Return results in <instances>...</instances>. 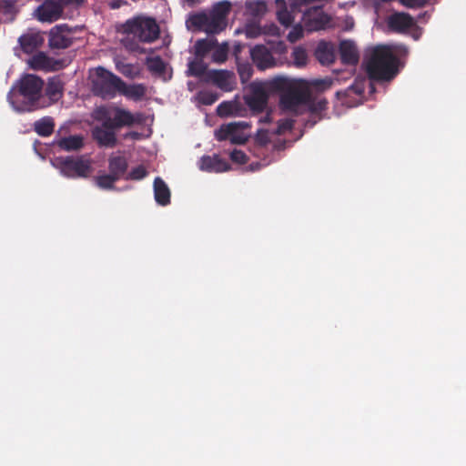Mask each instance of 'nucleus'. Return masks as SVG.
<instances>
[{"label":"nucleus","instance_id":"nucleus-3","mask_svg":"<svg viewBox=\"0 0 466 466\" xmlns=\"http://www.w3.org/2000/svg\"><path fill=\"white\" fill-rule=\"evenodd\" d=\"M399 60L387 46L373 47L366 60V70L370 79L390 81L398 74Z\"/></svg>","mask_w":466,"mask_h":466},{"label":"nucleus","instance_id":"nucleus-8","mask_svg":"<svg viewBox=\"0 0 466 466\" xmlns=\"http://www.w3.org/2000/svg\"><path fill=\"white\" fill-rule=\"evenodd\" d=\"M121 86H124V81L116 75L101 66L96 69V75L92 80V90L96 96L113 98L119 93Z\"/></svg>","mask_w":466,"mask_h":466},{"label":"nucleus","instance_id":"nucleus-11","mask_svg":"<svg viewBox=\"0 0 466 466\" xmlns=\"http://www.w3.org/2000/svg\"><path fill=\"white\" fill-rule=\"evenodd\" d=\"M387 26L390 31L403 34L416 25L415 19L408 13L394 12L387 18Z\"/></svg>","mask_w":466,"mask_h":466},{"label":"nucleus","instance_id":"nucleus-56","mask_svg":"<svg viewBox=\"0 0 466 466\" xmlns=\"http://www.w3.org/2000/svg\"><path fill=\"white\" fill-rule=\"evenodd\" d=\"M340 94H341V92H340V91H338L336 95H337L338 96H340Z\"/></svg>","mask_w":466,"mask_h":466},{"label":"nucleus","instance_id":"nucleus-38","mask_svg":"<svg viewBox=\"0 0 466 466\" xmlns=\"http://www.w3.org/2000/svg\"><path fill=\"white\" fill-rule=\"evenodd\" d=\"M198 101L205 106H210L218 99V95L216 92L205 90L198 94Z\"/></svg>","mask_w":466,"mask_h":466},{"label":"nucleus","instance_id":"nucleus-43","mask_svg":"<svg viewBox=\"0 0 466 466\" xmlns=\"http://www.w3.org/2000/svg\"><path fill=\"white\" fill-rule=\"evenodd\" d=\"M294 120L291 119H281L278 122V134H282L286 131H289L293 128Z\"/></svg>","mask_w":466,"mask_h":466},{"label":"nucleus","instance_id":"nucleus-18","mask_svg":"<svg viewBox=\"0 0 466 466\" xmlns=\"http://www.w3.org/2000/svg\"><path fill=\"white\" fill-rule=\"evenodd\" d=\"M339 55L343 64L356 65L359 62V52L355 43L351 40L340 42Z\"/></svg>","mask_w":466,"mask_h":466},{"label":"nucleus","instance_id":"nucleus-50","mask_svg":"<svg viewBox=\"0 0 466 466\" xmlns=\"http://www.w3.org/2000/svg\"><path fill=\"white\" fill-rule=\"evenodd\" d=\"M295 5H307L311 2V0H291Z\"/></svg>","mask_w":466,"mask_h":466},{"label":"nucleus","instance_id":"nucleus-6","mask_svg":"<svg viewBox=\"0 0 466 466\" xmlns=\"http://www.w3.org/2000/svg\"><path fill=\"white\" fill-rule=\"evenodd\" d=\"M52 166L67 178H87L92 171V160L86 155L58 156L51 159Z\"/></svg>","mask_w":466,"mask_h":466},{"label":"nucleus","instance_id":"nucleus-44","mask_svg":"<svg viewBox=\"0 0 466 466\" xmlns=\"http://www.w3.org/2000/svg\"><path fill=\"white\" fill-rule=\"evenodd\" d=\"M303 35V31L301 27L293 28L288 35V39L290 42H296Z\"/></svg>","mask_w":466,"mask_h":466},{"label":"nucleus","instance_id":"nucleus-17","mask_svg":"<svg viewBox=\"0 0 466 466\" xmlns=\"http://www.w3.org/2000/svg\"><path fill=\"white\" fill-rule=\"evenodd\" d=\"M45 39L43 35L40 33H27L23 35H21L18 38L19 45L21 46V49L25 54H32L34 53L38 47H40Z\"/></svg>","mask_w":466,"mask_h":466},{"label":"nucleus","instance_id":"nucleus-55","mask_svg":"<svg viewBox=\"0 0 466 466\" xmlns=\"http://www.w3.org/2000/svg\"><path fill=\"white\" fill-rule=\"evenodd\" d=\"M122 73L125 75V76H127L129 74V70L128 69H126V70H123Z\"/></svg>","mask_w":466,"mask_h":466},{"label":"nucleus","instance_id":"nucleus-5","mask_svg":"<svg viewBox=\"0 0 466 466\" xmlns=\"http://www.w3.org/2000/svg\"><path fill=\"white\" fill-rule=\"evenodd\" d=\"M229 11L230 3L222 1L216 4L209 14L201 12L191 15L188 22L192 26L208 34H218L227 26Z\"/></svg>","mask_w":466,"mask_h":466},{"label":"nucleus","instance_id":"nucleus-10","mask_svg":"<svg viewBox=\"0 0 466 466\" xmlns=\"http://www.w3.org/2000/svg\"><path fill=\"white\" fill-rule=\"evenodd\" d=\"M71 30L66 25H59L53 27L49 32L48 44L52 49H65L69 47L73 39Z\"/></svg>","mask_w":466,"mask_h":466},{"label":"nucleus","instance_id":"nucleus-40","mask_svg":"<svg viewBox=\"0 0 466 466\" xmlns=\"http://www.w3.org/2000/svg\"><path fill=\"white\" fill-rule=\"evenodd\" d=\"M46 94L52 98H57L62 94V86L59 82L50 81L46 86Z\"/></svg>","mask_w":466,"mask_h":466},{"label":"nucleus","instance_id":"nucleus-9","mask_svg":"<svg viewBox=\"0 0 466 466\" xmlns=\"http://www.w3.org/2000/svg\"><path fill=\"white\" fill-rule=\"evenodd\" d=\"M206 82L212 83L224 92L234 90L237 85L236 76L232 71L211 69L206 73Z\"/></svg>","mask_w":466,"mask_h":466},{"label":"nucleus","instance_id":"nucleus-24","mask_svg":"<svg viewBox=\"0 0 466 466\" xmlns=\"http://www.w3.org/2000/svg\"><path fill=\"white\" fill-rule=\"evenodd\" d=\"M54 129L55 121L51 116H44L34 123V131L43 137L51 136Z\"/></svg>","mask_w":466,"mask_h":466},{"label":"nucleus","instance_id":"nucleus-14","mask_svg":"<svg viewBox=\"0 0 466 466\" xmlns=\"http://www.w3.org/2000/svg\"><path fill=\"white\" fill-rule=\"evenodd\" d=\"M114 127L96 126L92 129V137L99 147H114L117 139Z\"/></svg>","mask_w":466,"mask_h":466},{"label":"nucleus","instance_id":"nucleus-20","mask_svg":"<svg viewBox=\"0 0 466 466\" xmlns=\"http://www.w3.org/2000/svg\"><path fill=\"white\" fill-rule=\"evenodd\" d=\"M57 147L66 152L78 151L84 147V137L81 135H72L61 137L56 141Z\"/></svg>","mask_w":466,"mask_h":466},{"label":"nucleus","instance_id":"nucleus-29","mask_svg":"<svg viewBox=\"0 0 466 466\" xmlns=\"http://www.w3.org/2000/svg\"><path fill=\"white\" fill-rule=\"evenodd\" d=\"M276 4L280 6V9L277 12V17L279 22L288 27L293 23V16L291 13L287 9L285 0H276Z\"/></svg>","mask_w":466,"mask_h":466},{"label":"nucleus","instance_id":"nucleus-54","mask_svg":"<svg viewBox=\"0 0 466 466\" xmlns=\"http://www.w3.org/2000/svg\"><path fill=\"white\" fill-rule=\"evenodd\" d=\"M199 0H187V3H189L190 5H194L196 3H198Z\"/></svg>","mask_w":466,"mask_h":466},{"label":"nucleus","instance_id":"nucleus-2","mask_svg":"<svg viewBox=\"0 0 466 466\" xmlns=\"http://www.w3.org/2000/svg\"><path fill=\"white\" fill-rule=\"evenodd\" d=\"M290 77L276 76L266 81H255L249 86L250 93L245 96L247 106L254 113H261L267 107L268 94H279V97L289 93Z\"/></svg>","mask_w":466,"mask_h":466},{"label":"nucleus","instance_id":"nucleus-15","mask_svg":"<svg viewBox=\"0 0 466 466\" xmlns=\"http://www.w3.org/2000/svg\"><path fill=\"white\" fill-rule=\"evenodd\" d=\"M140 122L141 115H137V117H136L128 110L117 106L113 108L112 127H114L115 129H118L123 127H131L134 124Z\"/></svg>","mask_w":466,"mask_h":466},{"label":"nucleus","instance_id":"nucleus-45","mask_svg":"<svg viewBox=\"0 0 466 466\" xmlns=\"http://www.w3.org/2000/svg\"><path fill=\"white\" fill-rule=\"evenodd\" d=\"M256 140L260 145H266L269 142V137L267 130L260 129L258 131Z\"/></svg>","mask_w":466,"mask_h":466},{"label":"nucleus","instance_id":"nucleus-26","mask_svg":"<svg viewBox=\"0 0 466 466\" xmlns=\"http://www.w3.org/2000/svg\"><path fill=\"white\" fill-rule=\"evenodd\" d=\"M316 56L321 64H329L334 60V52L329 44L320 42L316 50Z\"/></svg>","mask_w":466,"mask_h":466},{"label":"nucleus","instance_id":"nucleus-33","mask_svg":"<svg viewBox=\"0 0 466 466\" xmlns=\"http://www.w3.org/2000/svg\"><path fill=\"white\" fill-rule=\"evenodd\" d=\"M31 66L34 69H47L51 66V59L46 54L40 52L33 56Z\"/></svg>","mask_w":466,"mask_h":466},{"label":"nucleus","instance_id":"nucleus-48","mask_svg":"<svg viewBox=\"0 0 466 466\" xmlns=\"http://www.w3.org/2000/svg\"><path fill=\"white\" fill-rule=\"evenodd\" d=\"M244 48V45L241 43H236L233 46V56H235L236 60L238 62L239 59V54Z\"/></svg>","mask_w":466,"mask_h":466},{"label":"nucleus","instance_id":"nucleus-42","mask_svg":"<svg viewBox=\"0 0 466 466\" xmlns=\"http://www.w3.org/2000/svg\"><path fill=\"white\" fill-rule=\"evenodd\" d=\"M230 159L238 164H245L248 162V156L241 150L234 149L230 153Z\"/></svg>","mask_w":466,"mask_h":466},{"label":"nucleus","instance_id":"nucleus-34","mask_svg":"<svg viewBox=\"0 0 466 466\" xmlns=\"http://www.w3.org/2000/svg\"><path fill=\"white\" fill-rule=\"evenodd\" d=\"M238 111V104L232 101H224L217 107V113L220 116H233Z\"/></svg>","mask_w":466,"mask_h":466},{"label":"nucleus","instance_id":"nucleus-13","mask_svg":"<svg viewBox=\"0 0 466 466\" xmlns=\"http://www.w3.org/2000/svg\"><path fill=\"white\" fill-rule=\"evenodd\" d=\"M62 13V3L56 0H46L36 10L38 20L49 23L59 19Z\"/></svg>","mask_w":466,"mask_h":466},{"label":"nucleus","instance_id":"nucleus-16","mask_svg":"<svg viewBox=\"0 0 466 466\" xmlns=\"http://www.w3.org/2000/svg\"><path fill=\"white\" fill-rule=\"evenodd\" d=\"M200 169L208 172H224L230 169V165L218 155L204 156L200 159Z\"/></svg>","mask_w":466,"mask_h":466},{"label":"nucleus","instance_id":"nucleus-41","mask_svg":"<svg viewBox=\"0 0 466 466\" xmlns=\"http://www.w3.org/2000/svg\"><path fill=\"white\" fill-rule=\"evenodd\" d=\"M400 3L408 8H421L428 5L429 0H399Z\"/></svg>","mask_w":466,"mask_h":466},{"label":"nucleus","instance_id":"nucleus-12","mask_svg":"<svg viewBox=\"0 0 466 466\" xmlns=\"http://www.w3.org/2000/svg\"><path fill=\"white\" fill-rule=\"evenodd\" d=\"M250 56L259 70H265L276 65V60L270 49L264 45H257L251 48Z\"/></svg>","mask_w":466,"mask_h":466},{"label":"nucleus","instance_id":"nucleus-4","mask_svg":"<svg viewBox=\"0 0 466 466\" xmlns=\"http://www.w3.org/2000/svg\"><path fill=\"white\" fill-rule=\"evenodd\" d=\"M44 81L34 75H25L10 90L7 99L17 110L31 111L41 97Z\"/></svg>","mask_w":466,"mask_h":466},{"label":"nucleus","instance_id":"nucleus-21","mask_svg":"<svg viewBox=\"0 0 466 466\" xmlns=\"http://www.w3.org/2000/svg\"><path fill=\"white\" fill-rule=\"evenodd\" d=\"M127 167V160L123 156L110 157L108 159L109 173L118 180L126 174Z\"/></svg>","mask_w":466,"mask_h":466},{"label":"nucleus","instance_id":"nucleus-53","mask_svg":"<svg viewBox=\"0 0 466 466\" xmlns=\"http://www.w3.org/2000/svg\"><path fill=\"white\" fill-rule=\"evenodd\" d=\"M426 15H427V12H424V13H422V14H420V15H419V16H418V19H419V20H421V19H422L424 16H426Z\"/></svg>","mask_w":466,"mask_h":466},{"label":"nucleus","instance_id":"nucleus-36","mask_svg":"<svg viewBox=\"0 0 466 466\" xmlns=\"http://www.w3.org/2000/svg\"><path fill=\"white\" fill-rule=\"evenodd\" d=\"M117 180L111 173L98 176L96 178V185L103 189H113L114 184Z\"/></svg>","mask_w":466,"mask_h":466},{"label":"nucleus","instance_id":"nucleus-52","mask_svg":"<svg viewBox=\"0 0 466 466\" xmlns=\"http://www.w3.org/2000/svg\"><path fill=\"white\" fill-rule=\"evenodd\" d=\"M260 164L259 163H256V164H251L250 165V169L251 170H257L258 167H259Z\"/></svg>","mask_w":466,"mask_h":466},{"label":"nucleus","instance_id":"nucleus-47","mask_svg":"<svg viewBox=\"0 0 466 466\" xmlns=\"http://www.w3.org/2000/svg\"><path fill=\"white\" fill-rule=\"evenodd\" d=\"M349 91H352L354 94L357 95H362L364 92V87L362 86L361 83H355L351 85L349 88Z\"/></svg>","mask_w":466,"mask_h":466},{"label":"nucleus","instance_id":"nucleus-37","mask_svg":"<svg viewBox=\"0 0 466 466\" xmlns=\"http://www.w3.org/2000/svg\"><path fill=\"white\" fill-rule=\"evenodd\" d=\"M238 73L241 82L246 83L251 78L253 75L252 66L249 63L238 62Z\"/></svg>","mask_w":466,"mask_h":466},{"label":"nucleus","instance_id":"nucleus-7","mask_svg":"<svg viewBox=\"0 0 466 466\" xmlns=\"http://www.w3.org/2000/svg\"><path fill=\"white\" fill-rule=\"evenodd\" d=\"M121 32L132 35L139 42L152 43L158 38L160 29L156 19L140 15L122 24Z\"/></svg>","mask_w":466,"mask_h":466},{"label":"nucleus","instance_id":"nucleus-49","mask_svg":"<svg viewBox=\"0 0 466 466\" xmlns=\"http://www.w3.org/2000/svg\"><path fill=\"white\" fill-rule=\"evenodd\" d=\"M62 5H80L82 4L85 0H59Z\"/></svg>","mask_w":466,"mask_h":466},{"label":"nucleus","instance_id":"nucleus-46","mask_svg":"<svg viewBox=\"0 0 466 466\" xmlns=\"http://www.w3.org/2000/svg\"><path fill=\"white\" fill-rule=\"evenodd\" d=\"M229 141L233 145H243L246 143L247 138L244 136L238 135L237 132H235L232 133Z\"/></svg>","mask_w":466,"mask_h":466},{"label":"nucleus","instance_id":"nucleus-31","mask_svg":"<svg viewBox=\"0 0 466 466\" xmlns=\"http://www.w3.org/2000/svg\"><path fill=\"white\" fill-rule=\"evenodd\" d=\"M95 119L101 121L102 125L106 127H112L113 122V109L110 110L106 106H100L95 111Z\"/></svg>","mask_w":466,"mask_h":466},{"label":"nucleus","instance_id":"nucleus-30","mask_svg":"<svg viewBox=\"0 0 466 466\" xmlns=\"http://www.w3.org/2000/svg\"><path fill=\"white\" fill-rule=\"evenodd\" d=\"M246 10L250 15L260 17L267 12V4L263 0L249 1L246 4Z\"/></svg>","mask_w":466,"mask_h":466},{"label":"nucleus","instance_id":"nucleus-27","mask_svg":"<svg viewBox=\"0 0 466 466\" xmlns=\"http://www.w3.org/2000/svg\"><path fill=\"white\" fill-rule=\"evenodd\" d=\"M238 127H247L248 124L246 122H239V123H230L228 125L222 126L216 132V138L218 141H224L227 139H230L232 133L237 132Z\"/></svg>","mask_w":466,"mask_h":466},{"label":"nucleus","instance_id":"nucleus-28","mask_svg":"<svg viewBox=\"0 0 466 466\" xmlns=\"http://www.w3.org/2000/svg\"><path fill=\"white\" fill-rule=\"evenodd\" d=\"M146 66L150 73L157 76H161L166 72V63L158 56L147 57L146 60Z\"/></svg>","mask_w":466,"mask_h":466},{"label":"nucleus","instance_id":"nucleus-51","mask_svg":"<svg viewBox=\"0 0 466 466\" xmlns=\"http://www.w3.org/2000/svg\"><path fill=\"white\" fill-rule=\"evenodd\" d=\"M262 122L268 123L271 121L270 114L267 113V115L261 119Z\"/></svg>","mask_w":466,"mask_h":466},{"label":"nucleus","instance_id":"nucleus-23","mask_svg":"<svg viewBox=\"0 0 466 466\" xmlns=\"http://www.w3.org/2000/svg\"><path fill=\"white\" fill-rule=\"evenodd\" d=\"M217 44L218 41L214 37L198 39L194 45L195 56L204 59L217 46Z\"/></svg>","mask_w":466,"mask_h":466},{"label":"nucleus","instance_id":"nucleus-32","mask_svg":"<svg viewBox=\"0 0 466 466\" xmlns=\"http://www.w3.org/2000/svg\"><path fill=\"white\" fill-rule=\"evenodd\" d=\"M212 61L215 63H224L228 59L229 47L227 42L221 45L217 44V46L212 50Z\"/></svg>","mask_w":466,"mask_h":466},{"label":"nucleus","instance_id":"nucleus-19","mask_svg":"<svg viewBox=\"0 0 466 466\" xmlns=\"http://www.w3.org/2000/svg\"><path fill=\"white\" fill-rule=\"evenodd\" d=\"M154 197L158 205L167 206L170 203V189L166 182L159 177L154 180Z\"/></svg>","mask_w":466,"mask_h":466},{"label":"nucleus","instance_id":"nucleus-25","mask_svg":"<svg viewBox=\"0 0 466 466\" xmlns=\"http://www.w3.org/2000/svg\"><path fill=\"white\" fill-rule=\"evenodd\" d=\"M208 71V66L203 61V58L196 56L195 59L190 60L187 64V76L195 77L206 76Z\"/></svg>","mask_w":466,"mask_h":466},{"label":"nucleus","instance_id":"nucleus-39","mask_svg":"<svg viewBox=\"0 0 466 466\" xmlns=\"http://www.w3.org/2000/svg\"><path fill=\"white\" fill-rule=\"evenodd\" d=\"M148 172L146 167L142 165H139L134 168L127 174V179L129 180H140L147 176Z\"/></svg>","mask_w":466,"mask_h":466},{"label":"nucleus","instance_id":"nucleus-35","mask_svg":"<svg viewBox=\"0 0 466 466\" xmlns=\"http://www.w3.org/2000/svg\"><path fill=\"white\" fill-rule=\"evenodd\" d=\"M291 57L293 59V64L297 67H302L306 66L308 61V55L306 50L301 46H296L291 54Z\"/></svg>","mask_w":466,"mask_h":466},{"label":"nucleus","instance_id":"nucleus-1","mask_svg":"<svg viewBox=\"0 0 466 466\" xmlns=\"http://www.w3.org/2000/svg\"><path fill=\"white\" fill-rule=\"evenodd\" d=\"M289 83V93L279 98V106L283 111L299 116L301 114V106H307L309 111L316 115L327 109L328 100L324 96L314 94L313 89L318 92L329 89L332 86L330 78L307 81L290 77Z\"/></svg>","mask_w":466,"mask_h":466},{"label":"nucleus","instance_id":"nucleus-22","mask_svg":"<svg viewBox=\"0 0 466 466\" xmlns=\"http://www.w3.org/2000/svg\"><path fill=\"white\" fill-rule=\"evenodd\" d=\"M146 92L147 88L143 84L127 85L124 82V86L119 89L120 94L135 101L141 100L146 96Z\"/></svg>","mask_w":466,"mask_h":466}]
</instances>
